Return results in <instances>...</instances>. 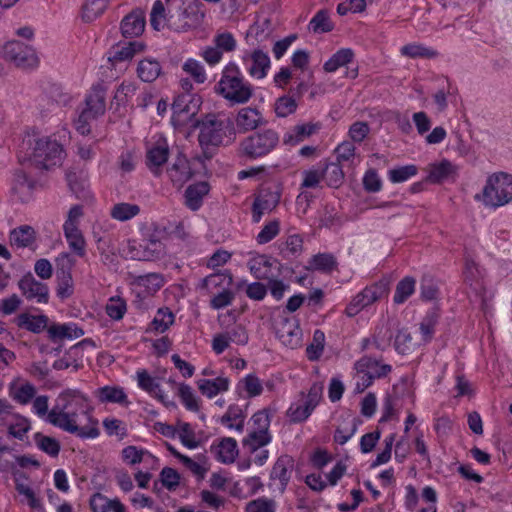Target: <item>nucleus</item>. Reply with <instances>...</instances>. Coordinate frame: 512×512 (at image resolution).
I'll return each mask as SVG.
<instances>
[{"instance_id":"nucleus-1","label":"nucleus","mask_w":512,"mask_h":512,"mask_svg":"<svg viewBox=\"0 0 512 512\" xmlns=\"http://www.w3.org/2000/svg\"><path fill=\"white\" fill-rule=\"evenodd\" d=\"M63 404L49 411V397L35 396L32 400L33 412L47 423L80 438H96L99 435L97 422L89 414L88 399L77 390H66L60 394Z\"/></svg>"},{"instance_id":"nucleus-2","label":"nucleus","mask_w":512,"mask_h":512,"mask_svg":"<svg viewBox=\"0 0 512 512\" xmlns=\"http://www.w3.org/2000/svg\"><path fill=\"white\" fill-rule=\"evenodd\" d=\"M215 91L235 104L247 103L253 95L251 85L244 81L239 67L232 62L224 67Z\"/></svg>"},{"instance_id":"nucleus-3","label":"nucleus","mask_w":512,"mask_h":512,"mask_svg":"<svg viewBox=\"0 0 512 512\" xmlns=\"http://www.w3.org/2000/svg\"><path fill=\"white\" fill-rule=\"evenodd\" d=\"M29 152L20 160L22 165L32 166L36 169H49L61 159L62 147L50 137L42 136L29 140Z\"/></svg>"},{"instance_id":"nucleus-4","label":"nucleus","mask_w":512,"mask_h":512,"mask_svg":"<svg viewBox=\"0 0 512 512\" xmlns=\"http://www.w3.org/2000/svg\"><path fill=\"white\" fill-rule=\"evenodd\" d=\"M200 128L199 143L218 146L233 134L231 119L223 113H210L199 121H195Z\"/></svg>"},{"instance_id":"nucleus-5","label":"nucleus","mask_w":512,"mask_h":512,"mask_svg":"<svg viewBox=\"0 0 512 512\" xmlns=\"http://www.w3.org/2000/svg\"><path fill=\"white\" fill-rule=\"evenodd\" d=\"M476 199L484 205L492 208L504 206L512 201V175L505 172H497L490 175L483 187L481 195Z\"/></svg>"},{"instance_id":"nucleus-6","label":"nucleus","mask_w":512,"mask_h":512,"mask_svg":"<svg viewBox=\"0 0 512 512\" xmlns=\"http://www.w3.org/2000/svg\"><path fill=\"white\" fill-rule=\"evenodd\" d=\"M204 16V5L199 0H183L177 9L168 8L167 25L174 31L185 32L201 25Z\"/></svg>"},{"instance_id":"nucleus-7","label":"nucleus","mask_w":512,"mask_h":512,"mask_svg":"<svg viewBox=\"0 0 512 512\" xmlns=\"http://www.w3.org/2000/svg\"><path fill=\"white\" fill-rule=\"evenodd\" d=\"M356 371L355 391L362 393L365 389L372 385L375 379L387 376L392 368L389 364H385L381 357L366 354L357 360L354 364Z\"/></svg>"},{"instance_id":"nucleus-8","label":"nucleus","mask_w":512,"mask_h":512,"mask_svg":"<svg viewBox=\"0 0 512 512\" xmlns=\"http://www.w3.org/2000/svg\"><path fill=\"white\" fill-rule=\"evenodd\" d=\"M279 143V136L273 129H266L245 138L240 144L241 154L255 159L269 154Z\"/></svg>"},{"instance_id":"nucleus-9","label":"nucleus","mask_w":512,"mask_h":512,"mask_svg":"<svg viewBox=\"0 0 512 512\" xmlns=\"http://www.w3.org/2000/svg\"><path fill=\"white\" fill-rule=\"evenodd\" d=\"M3 55L8 62L19 68H33L38 64L34 49L20 41L7 42L3 47Z\"/></svg>"},{"instance_id":"nucleus-10","label":"nucleus","mask_w":512,"mask_h":512,"mask_svg":"<svg viewBox=\"0 0 512 512\" xmlns=\"http://www.w3.org/2000/svg\"><path fill=\"white\" fill-rule=\"evenodd\" d=\"M274 330L283 345L291 349L301 345L302 331L295 317L279 315L274 321Z\"/></svg>"},{"instance_id":"nucleus-11","label":"nucleus","mask_w":512,"mask_h":512,"mask_svg":"<svg viewBox=\"0 0 512 512\" xmlns=\"http://www.w3.org/2000/svg\"><path fill=\"white\" fill-rule=\"evenodd\" d=\"M387 292L386 285L377 283L358 293L346 308L348 316L357 315L363 308L373 304Z\"/></svg>"},{"instance_id":"nucleus-12","label":"nucleus","mask_w":512,"mask_h":512,"mask_svg":"<svg viewBox=\"0 0 512 512\" xmlns=\"http://www.w3.org/2000/svg\"><path fill=\"white\" fill-rule=\"evenodd\" d=\"M22 295L29 301L46 304L49 290L46 284L37 281L31 273L24 275L18 282Z\"/></svg>"},{"instance_id":"nucleus-13","label":"nucleus","mask_w":512,"mask_h":512,"mask_svg":"<svg viewBox=\"0 0 512 512\" xmlns=\"http://www.w3.org/2000/svg\"><path fill=\"white\" fill-rule=\"evenodd\" d=\"M189 98V95H183L174 101L172 105V123L174 126H184L193 121L198 105Z\"/></svg>"},{"instance_id":"nucleus-14","label":"nucleus","mask_w":512,"mask_h":512,"mask_svg":"<svg viewBox=\"0 0 512 512\" xmlns=\"http://www.w3.org/2000/svg\"><path fill=\"white\" fill-rule=\"evenodd\" d=\"M144 49L145 45L140 41L119 43L110 49L108 60L113 67H116L120 63L131 61L136 54L143 52Z\"/></svg>"},{"instance_id":"nucleus-15","label":"nucleus","mask_w":512,"mask_h":512,"mask_svg":"<svg viewBox=\"0 0 512 512\" xmlns=\"http://www.w3.org/2000/svg\"><path fill=\"white\" fill-rule=\"evenodd\" d=\"M170 150L165 139H160L147 149L146 164L149 170L159 175L161 167L167 162Z\"/></svg>"},{"instance_id":"nucleus-16","label":"nucleus","mask_w":512,"mask_h":512,"mask_svg":"<svg viewBox=\"0 0 512 512\" xmlns=\"http://www.w3.org/2000/svg\"><path fill=\"white\" fill-rule=\"evenodd\" d=\"M279 201L280 193L277 190H261L253 203V220L259 222L264 214L275 209Z\"/></svg>"},{"instance_id":"nucleus-17","label":"nucleus","mask_w":512,"mask_h":512,"mask_svg":"<svg viewBox=\"0 0 512 512\" xmlns=\"http://www.w3.org/2000/svg\"><path fill=\"white\" fill-rule=\"evenodd\" d=\"M264 123L261 112L252 107L241 108L235 117L236 129L239 133H247L257 129Z\"/></svg>"},{"instance_id":"nucleus-18","label":"nucleus","mask_w":512,"mask_h":512,"mask_svg":"<svg viewBox=\"0 0 512 512\" xmlns=\"http://www.w3.org/2000/svg\"><path fill=\"white\" fill-rule=\"evenodd\" d=\"M137 382L141 389L155 396L164 405L175 406L173 401L168 400L167 396L162 392L158 380L150 376L147 371L141 370L137 372Z\"/></svg>"},{"instance_id":"nucleus-19","label":"nucleus","mask_w":512,"mask_h":512,"mask_svg":"<svg viewBox=\"0 0 512 512\" xmlns=\"http://www.w3.org/2000/svg\"><path fill=\"white\" fill-rule=\"evenodd\" d=\"M145 28V15L140 9L133 10L121 22V32L124 37H136L142 34Z\"/></svg>"},{"instance_id":"nucleus-20","label":"nucleus","mask_w":512,"mask_h":512,"mask_svg":"<svg viewBox=\"0 0 512 512\" xmlns=\"http://www.w3.org/2000/svg\"><path fill=\"white\" fill-rule=\"evenodd\" d=\"M167 173L173 184L179 188L192 177L189 162L182 155L176 157L173 164L168 168Z\"/></svg>"},{"instance_id":"nucleus-21","label":"nucleus","mask_w":512,"mask_h":512,"mask_svg":"<svg viewBox=\"0 0 512 512\" xmlns=\"http://www.w3.org/2000/svg\"><path fill=\"white\" fill-rule=\"evenodd\" d=\"M92 117H99L106 110V91L102 86H94L86 97V108L84 109Z\"/></svg>"},{"instance_id":"nucleus-22","label":"nucleus","mask_w":512,"mask_h":512,"mask_svg":"<svg viewBox=\"0 0 512 512\" xmlns=\"http://www.w3.org/2000/svg\"><path fill=\"white\" fill-rule=\"evenodd\" d=\"M48 321L49 319L45 315H31L29 313H21L13 319V323L17 327L36 334L48 327Z\"/></svg>"},{"instance_id":"nucleus-23","label":"nucleus","mask_w":512,"mask_h":512,"mask_svg":"<svg viewBox=\"0 0 512 512\" xmlns=\"http://www.w3.org/2000/svg\"><path fill=\"white\" fill-rule=\"evenodd\" d=\"M36 394L37 389L30 382H12L9 385L10 397L20 405H27L32 402Z\"/></svg>"},{"instance_id":"nucleus-24","label":"nucleus","mask_w":512,"mask_h":512,"mask_svg":"<svg viewBox=\"0 0 512 512\" xmlns=\"http://www.w3.org/2000/svg\"><path fill=\"white\" fill-rule=\"evenodd\" d=\"M319 123H306L293 127L283 137V143L286 145H297L310 137L320 129Z\"/></svg>"},{"instance_id":"nucleus-25","label":"nucleus","mask_w":512,"mask_h":512,"mask_svg":"<svg viewBox=\"0 0 512 512\" xmlns=\"http://www.w3.org/2000/svg\"><path fill=\"white\" fill-rule=\"evenodd\" d=\"M209 192V185L206 182H199L188 186L185 191V204L192 210H198L203 202L204 196Z\"/></svg>"},{"instance_id":"nucleus-26","label":"nucleus","mask_w":512,"mask_h":512,"mask_svg":"<svg viewBox=\"0 0 512 512\" xmlns=\"http://www.w3.org/2000/svg\"><path fill=\"white\" fill-rule=\"evenodd\" d=\"M48 336L52 341L74 339L81 337L84 332L75 324H53L47 328Z\"/></svg>"},{"instance_id":"nucleus-27","label":"nucleus","mask_w":512,"mask_h":512,"mask_svg":"<svg viewBox=\"0 0 512 512\" xmlns=\"http://www.w3.org/2000/svg\"><path fill=\"white\" fill-rule=\"evenodd\" d=\"M93 512H125L124 505L117 499H109L101 493L94 494L90 499Z\"/></svg>"},{"instance_id":"nucleus-28","label":"nucleus","mask_w":512,"mask_h":512,"mask_svg":"<svg viewBox=\"0 0 512 512\" xmlns=\"http://www.w3.org/2000/svg\"><path fill=\"white\" fill-rule=\"evenodd\" d=\"M64 237L69 249L78 257L86 255V240L80 228H63Z\"/></svg>"},{"instance_id":"nucleus-29","label":"nucleus","mask_w":512,"mask_h":512,"mask_svg":"<svg viewBox=\"0 0 512 512\" xmlns=\"http://www.w3.org/2000/svg\"><path fill=\"white\" fill-rule=\"evenodd\" d=\"M3 426L7 429L10 436L18 440H23L27 432L31 429V422L27 417L16 413L9 421H6Z\"/></svg>"},{"instance_id":"nucleus-30","label":"nucleus","mask_w":512,"mask_h":512,"mask_svg":"<svg viewBox=\"0 0 512 512\" xmlns=\"http://www.w3.org/2000/svg\"><path fill=\"white\" fill-rule=\"evenodd\" d=\"M200 392L208 398H213L217 394L227 391L229 388V380L225 377H217L215 379H200L197 382Z\"/></svg>"},{"instance_id":"nucleus-31","label":"nucleus","mask_w":512,"mask_h":512,"mask_svg":"<svg viewBox=\"0 0 512 512\" xmlns=\"http://www.w3.org/2000/svg\"><path fill=\"white\" fill-rule=\"evenodd\" d=\"M245 414L238 405H230L226 413L221 417L220 422L230 429L241 433L244 429Z\"/></svg>"},{"instance_id":"nucleus-32","label":"nucleus","mask_w":512,"mask_h":512,"mask_svg":"<svg viewBox=\"0 0 512 512\" xmlns=\"http://www.w3.org/2000/svg\"><path fill=\"white\" fill-rule=\"evenodd\" d=\"M95 397L101 403H127V396L122 388L116 386H104L94 391Z\"/></svg>"},{"instance_id":"nucleus-33","label":"nucleus","mask_w":512,"mask_h":512,"mask_svg":"<svg viewBox=\"0 0 512 512\" xmlns=\"http://www.w3.org/2000/svg\"><path fill=\"white\" fill-rule=\"evenodd\" d=\"M138 77L144 82H153L161 74L160 63L152 58H145L138 63Z\"/></svg>"},{"instance_id":"nucleus-34","label":"nucleus","mask_w":512,"mask_h":512,"mask_svg":"<svg viewBox=\"0 0 512 512\" xmlns=\"http://www.w3.org/2000/svg\"><path fill=\"white\" fill-rule=\"evenodd\" d=\"M9 240L12 246L28 247L35 240V230L28 225L17 227L10 232Z\"/></svg>"},{"instance_id":"nucleus-35","label":"nucleus","mask_w":512,"mask_h":512,"mask_svg":"<svg viewBox=\"0 0 512 512\" xmlns=\"http://www.w3.org/2000/svg\"><path fill=\"white\" fill-rule=\"evenodd\" d=\"M251 61L252 64L248 68L249 74L257 79L264 78L270 67V59L268 55L261 50H255L251 54Z\"/></svg>"},{"instance_id":"nucleus-36","label":"nucleus","mask_w":512,"mask_h":512,"mask_svg":"<svg viewBox=\"0 0 512 512\" xmlns=\"http://www.w3.org/2000/svg\"><path fill=\"white\" fill-rule=\"evenodd\" d=\"M133 284L144 288L145 292L151 295L157 292L164 285V278L159 273L138 275L134 277Z\"/></svg>"},{"instance_id":"nucleus-37","label":"nucleus","mask_w":512,"mask_h":512,"mask_svg":"<svg viewBox=\"0 0 512 512\" xmlns=\"http://www.w3.org/2000/svg\"><path fill=\"white\" fill-rule=\"evenodd\" d=\"M293 467V461L287 457H280L274 464L271 471V478L278 479L281 483L282 489L286 487L290 480L291 469Z\"/></svg>"},{"instance_id":"nucleus-38","label":"nucleus","mask_w":512,"mask_h":512,"mask_svg":"<svg viewBox=\"0 0 512 512\" xmlns=\"http://www.w3.org/2000/svg\"><path fill=\"white\" fill-rule=\"evenodd\" d=\"M143 261L160 259L165 254V245L156 235L152 234L142 245Z\"/></svg>"},{"instance_id":"nucleus-39","label":"nucleus","mask_w":512,"mask_h":512,"mask_svg":"<svg viewBox=\"0 0 512 512\" xmlns=\"http://www.w3.org/2000/svg\"><path fill=\"white\" fill-rule=\"evenodd\" d=\"M313 408L300 397L299 400L292 403L286 412V416L292 423L304 422L312 414Z\"/></svg>"},{"instance_id":"nucleus-40","label":"nucleus","mask_w":512,"mask_h":512,"mask_svg":"<svg viewBox=\"0 0 512 512\" xmlns=\"http://www.w3.org/2000/svg\"><path fill=\"white\" fill-rule=\"evenodd\" d=\"M354 58V52L350 48H342L338 50L335 54L331 56L329 60H327L323 69L328 73H333L340 67H343L350 63Z\"/></svg>"},{"instance_id":"nucleus-41","label":"nucleus","mask_w":512,"mask_h":512,"mask_svg":"<svg viewBox=\"0 0 512 512\" xmlns=\"http://www.w3.org/2000/svg\"><path fill=\"white\" fill-rule=\"evenodd\" d=\"M238 455L237 442L233 438H224L217 446V458L224 464H231Z\"/></svg>"},{"instance_id":"nucleus-42","label":"nucleus","mask_w":512,"mask_h":512,"mask_svg":"<svg viewBox=\"0 0 512 512\" xmlns=\"http://www.w3.org/2000/svg\"><path fill=\"white\" fill-rule=\"evenodd\" d=\"M400 53L401 55L412 59H433L438 56V52L436 50L419 43H410L404 45L401 48Z\"/></svg>"},{"instance_id":"nucleus-43","label":"nucleus","mask_w":512,"mask_h":512,"mask_svg":"<svg viewBox=\"0 0 512 512\" xmlns=\"http://www.w3.org/2000/svg\"><path fill=\"white\" fill-rule=\"evenodd\" d=\"M140 213L137 204L121 202L115 204L110 210V216L120 222L128 221Z\"/></svg>"},{"instance_id":"nucleus-44","label":"nucleus","mask_w":512,"mask_h":512,"mask_svg":"<svg viewBox=\"0 0 512 512\" xmlns=\"http://www.w3.org/2000/svg\"><path fill=\"white\" fill-rule=\"evenodd\" d=\"M232 283V277L225 273L211 274L202 280L201 288L208 293H214L216 288H227Z\"/></svg>"},{"instance_id":"nucleus-45","label":"nucleus","mask_w":512,"mask_h":512,"mask_svg":"<svg viewBox=\"0 0 512 512\" xmlns=\"http://www.w3.org/2000/svg\"><path fill=\"white\" fill-rule=\"evenodd\" d=\"M271 441L269 432L251 430L248 436L243 440V446L249 451L255 452Z\"/></svg>"},{"instance_id":"nucleus-46","label":"nucleus","mask_w":512,"mask_h":512,"mask_svg":"<svg viewBox=\"0 0 512 512\" xmlns=\"http://www.w3.org/2000/svg\"><path fill=\"white\" fill-rule=\"evenodd\" d=\"M453 174V165L449 161L443 160L438 164H432L430 166L428 180L431 182H441L448 179Z\"/></svg>"},{"instance_id":"nucleus-47","label":"nucleus","mask_w":512,"mask_h":512,"mask_svg":"<svg viewBox=\"0 0 512 512\" xmlns=\"http://www.w3.org/2000/svg\"><path fill=\"white\" fill-rule=\"evenodd\" d=\"M34 441L36 446L44 453L51 457L58 456L60 452V443L53 437L43 435L42 433H36L34 435Z\"/></svg>"},{"instance_id":"nucleus-48","label":"nucleus","mask_w":512,"mask_h":512,"mask_svg":"<svg viewBox=\"0 0 512 512\" xmlns=\"http://www.w3.org/2000/svg\"><path fill=\"white\" fill-rule=\"evenodd\" d=\"M465 277L466 281L469 282L470 286L476 292H482L485 290L483 283L480 281V279L483 277V274L478 265L472 260L466 261Z\"/></svg>"},{"instance_id":"nucleus-49","label":"nucleus","mask_w":512,"mask_h":512,"mask_svg":"<svg viewBox=\"0 0 512 512\" xmlns=\"http://www.w3.org/2000/svg\"><path fill=\"white\" fill-rule=\"evenodd\" d=\"M97 249L101 256V261L105 265L115 266L117 257L114 252L113 241L111 238H99L97 240Z\"/></svg>"},{"instance_id":"nucleus-50","label":"nucleus","mask_w":512,"mask_h":512,"mask_svg":"<svg viewBox=\"0 0 512 512\" xmlns=\"http://www.w3.org/2000/svg\"><path fill=\"white\" fill-rule=\"evenodd\" d=\"M174 322V315L169 309H159L151 322L150 329L157 333L165 332Z\"/></svg>"},{"instance_id":"nucleus-51","label":"nucleus","mask_w":512,"mask_h":512,"mask_svg":"<svg viewBox=\"0 0 512 512\" xmlns=\"http://www.w3.org/2000/svg\"><path fill=\"white\" fill-rule=\"evenodd\" d=\"M136 91V85L130 81L122 82L116 89L112 104L117 106L125 105L134 96Z\"/></svg>"},{"instance_id":"nucleus-52","label":"nucleus","mask_w":512,"mask_h":512,"mask_svg":"<svg viewBox=\"0 0 512 512\" xmlns=\"http://www.w3.org/2000/svg\"><path fill=\"white\" fill-rule=\"evenodd\" d=\"M416 281L412 277L403 278L396 286L394 302L401 304L410 297L415 290Z\"/></svg>"},{"instance_id":"nucleus-53","label":"nucleus","mask_w":512,"mask_h":512,"mask_svg":"<svg viewBox=\"0 0 512 512\" xmlns=\"http://www.w3.org/2000/svg\"><path fill=\"white\" fill-rule=\"evenodd\" d=\"M321 170L324 172V179L327 184L331 187H339L344 179V173L339 164L330 163L321 166Z\"/></svg>"},{"instance_id":"nucleus-54","label":"nucleus","mask_w":512,"mask_h":512,"mask_svg":"<svg viewBox=\"0 0 512 512\" xmlns=\"http://www.w3.org/2000/svg\"><path fill=\"white\" fill-rule=\"evenodd\" d=\"M119 254L124 259L143 261L142 244H138L135 240H127L119 247Z\"/></svg>"},{"instance_id":"nucleus-55","label":"nucleus","mask_w":512,"mask_h":512,"mask_svg":"<svg viewBox=\"0 0 512 512\" xmlns=\"http://www.w3.org/2000/svg\"><path fill=\"white\" fill-rule=\"evenodd\" d=\"M309 29L314 33H325L333 29V25L329 19L327 11L320 10L311 19L309 23Z\"/></svg>"},{"instance_id":"nucleus-56","label":"nucleus","mask_w":512,"mask_h":512,"mask_svg":"<svg viewBox=\"0 0 512 512\" xmlns=\"http://www.w3.org/2000/svg\"><path fill=\"white\" fill-rule=\"evenodd\" d=\"M167 18L168 15L166 14V9L162 1H155L150 13L151 26L155 30L159 31L164 27L165 24H167Z\"/></svg>"},{"instance_id":"nucleus-57","label":"nucleus","mask_w":512,"mask_h":512,"mask_svg":"<svg viewBox=\"0 0 512 512\" xmlns=\"http://www.w3.org/2000/svg\"><path fill=\"white\" fill-rule=\"evenodd\" d=\"M302 188H317L320 186L322 180H324V172L321 170V166L313 167L302 172Z\"/></svg>"},{"instance_id":"nucleus-58","label":"nucleus","mask_w":512,"mask_h":512,"mask_svg":"<svg viewBox=\"0 0 512 512\" xmlns=\"http://www.w3.org/2000/svg\"><path fill=\"white\" fill-rule=\"evenodd\" d=\"M183 70L189 74L195 82L202 84L206 81V72L203 67V65L195 60V59H188L183 64Z\"/></svg>"},{"instance_id":"nucleus-59","label":"nucleus","mask_w":512,"mask_h":512,"mask_svg":"<svg viewBox=\"0 0 512 512\" xmlns=\"http://www.w3.org/2000/svg\"><path fill=\"white\" fill-rule=\"evenodd\" d=\"M106 8V0H86L83 6V19L92 21L103 13Z\"/></svg>"},{"instance_id":"nucleus-60","label":"nucleus","mask_w":512,"mask_h":512,"mask_svg":"<svg viewBox=\"0 0 512 512\" xmlns=\"http://www.w3.org/2000/svg\"><path fill=\"white\" fill-rule=\"evenodd\" d=\"M178 395L181 398L182 403L190 411H198L199 404L198 400L192 390L187 384H180L178 387Z\"/></svg>"},{"instance_id":"nucleus-61","label":"nucleus","mask_w":512,"mask_h":512,"mask_svg":"<svg viewBox=\"0 0 512 512\" xmlns=\"http://www.w3.org/2000/svg\"><path fill=\"white\" fill-rule=\"evenodd\" d=\"M324 341V333L320 330H316L313 335L312 343L306 349L308 359L316 360L320 357L324 349Z\"/></svg>"},{"instance_id":"nucleus-62","label":"nucleus","mask_w":512,"mask_h":512,"mask_svg":"<svg viewBox=\"0 0 512 512\" xmlns=\"http://www.w3.org/2000/svg\"><path fill=\"white\" fill-rule=\"evenodd\" d=\"M297 108V102L293 97L282 96L275 103V112L279 117H287L294 113Z\"/></svg>"},{"instance_id":"nucleus-63","label":"nucleus","mask_w":512,"mask_h":512,"mask_svg":"<svg viewBox=\"0 0 512 512\" xmlns=\"http://www.w3.org/2000/svg\"><path fill=\"white\" fill-rule=\"evenodd\" d=\"M357 426L354 419L344 422L335 432L334 439L337 443L345 444L356 432Z\"/></svg>"},{"instance_id":"nucleus-64","label":"nucleus","mask_w":512,"mask_h":512,"mask_svg":"<svg viewBox=\"0 0 512 512\" xmlns=\"http://www.w3.org/2000/svg\"><path fill=\"white\" fill-rule=\"evenodd\" d=\"M246 512H275V502L267 498H258L247 503Z\"/></svg>"}]
</instances>
